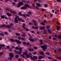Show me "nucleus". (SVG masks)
Returning <instances> with one entry per match:
<instances>
[{
	"label": "nucleus",
	"instance_id": "obj_1",
	"mask_svg": "<svg viewBox=\"0 0 61 61\" xmlns=\"http://www.w3.org/2000/svg\"><path fill=\"white\" fill-rule=\"evenodd\" d=\"M25 7H23L21 8V9H25L26 8H29V6L28 4H25L24 5Z\"/></svg>",
	"mask_w": 61,
	"mask_h": 61
},
{
	"label": "nucleus",
	"instance_id": "obj_2",
	"mask_svg": "<svg viewBox=\"0 0 61 61\" xmlns=\"http://www.w3.org/2000/svg\"><path fill=\"white\" fill-rule=\"evenodd\" d=\"M30 57L31 59L33 61H34L35 60H37V57L36 56H33V57L32 56H30Z\"/></svg>",
	"mask_w": 61,
	"mask_h": 61
},
{
	"label": "nucleus",
	"instance_id": "obj_3",
	"mask_svg": "<svg viewBox=\"0 0 61 61\" xmlns=\"http://www.w3.org/2000/svg\"><path fill=\"white\" fill-rule=\"evenodd\" d=\"M47 46L46 44L44 45V46H41V47L43 49V50H46L47 49Z\"/></svg>",
	"mask_w": 61,
	"mask_h": 61
},
{
	"label": "nucleus",
	"instance_id": "obj_4",
	"mask_svg": "<svg viewBox=\"0 0 61 61\" xmlns=\"http://www.w3.org/2000/svg\"><path fill=\"white\" fill-rule=\"evenodd\" d=\"M23 4V3L22 2H20L17 5V6L18 7H19L20 6L22 5Z\"/></svg>",
	"mask_w": 61,
	"mask_h": 61
},
{
	"label": "nucleus",
	"instance_id": "obj_5",
	"mask_svg": "<svg viewBox=\"0 0 61 61\" xmlns=\"http://www.w3.org/2000/svg\"><path fill=\"white\" fill-rule=\"evenodd\" d=\"M14 41L15 42H16L18 44H20L21 43V41L18 40H14Z\"/></svg>",
	"mask_w": 61,
	"mask_h": 61
},
{
	"label": "nucleus",
	"instance_id": "obj_6",
	"mask_svg": "<svg viewBox=\"0 0 61 61\" xmlns=\"http://www.w3.org/2000/svg\"><path fill=\"white\" fill-rule=\"evenodd\" d=\"M10 57H11L12 58L14 57V55L12 53H10Z\"/></svg>",
	"mask_w": 61,
	"mask_h": 61
},
{
	"label": "nucleus",
	"instance_id": "obj_7",
	"mask_svg": "<svg viewBox=\"0 0 61 61\" xmlns=\"http://www.w3.org/2000/svg\"><path fill=\"white\" fill-rule=\"evenodd\" d=\"M15 23H18V20H17V19L16 18V17H15Z\"/></svg>",
	"mask_w": 61,
	"mask_h": 61
},
{
	"label": "nucleus",
	"instance_id": "obj_8",
	"mask_svg": "<svg viewBox=\"0 0 61 61\" xmlns=\"http://www.w3.org/2000/svg\"><path fill=\"white\" fill-rule=\"evenodd\" d=\"M28 50L29 51H30V52H32L34 50V49L33 48H29L28 49Z\"/></svg>",
	"mask_w": 61,
	"mask_h": 61
},
{
	"label": "nucleus",
	"instance_id": "obj_9",
	"mask_svg": "<svg viewBox=\"0 0 61 61\" xmlns=\"http://www.w3.org/2000/svg\"><path fill=\"white\" fill-rule=\"evenodd\" d=\"M6 28H8V29L10 28H11V26L10 25H9L7 26L6 25Z\"/></svg>",
	"mask_w": 61,
	"mask_h": 61
},
{
	"label": "nucleus",
	"instance_id": "obj_10",
	"mask_svg": "<svg viewBox=\"0 0 61 61\" xmlns=\"http://www.w3.org/2000/svg\"><path fill=\"white\" fill-rule=\"evenodd\" d=\"M0 27L1 28L3 27H6V25H4L0 26Z\"/></svg>",
	"mask_w": 61,
	"mask_h": 61
},
{
	"label": "nucleus",
	"instance_id": "obj_11",
	"mask_svg": "<svg viewBox=\"0 0 61 61\" xmlns=\"http://www.w3.org/2000/svg\"><path fill=\"white\" fill-rule=\"evenodd\" d=\"M60 26H57V30L58 31H59V29H60Z\"/></svg>",
	"mask_w": 61,
	"mask_h": 61
},
{
	"label": "nucleus",
	"instance_id": "obj_12",
	"mask_svg": "<svg viewBox=\"0 0 61 61\" xmlns=\"http://www.w3.org/2000/svg\"><path fill=\"white\" fill-rule=\"evenodd\" d=\"M45 26H43L42 27H41L40 28L41 30H43V29L45 28Z\"/></svg>",
	"mask_w": 61,
	"mask_h": 61
},
{
	"label": "nucleus",
	"instance_id": "obj_13",
	"mask_svg": "<svg viewBox=\"0 0 61 61\" xmlns=\"http://www.w3.org/2000/svg\"><path fill=\"white\" fill-rule=\"evenodd\" d=\"M40 54L41 55H42V56H43V55H45V54H44V53L43 52V51H41L40 53Z\"/></svg>",
	"mask_w": 61,
	"mask_h": 61
},
{
	"label": "nucleus",
	"instance_id": "obj_14",
	"mask_svg": "<svg viewBox=\"0 0 61 61\" xmlns=\"http://www.w3.org/2000/svg\"><path fill=\"white\" fill-rule=\"evenodd\" d=\"M23 27L24 29H25V24L24 23H23Z\"/></svg>",
	"mask_w": 61,
	"mask_h": 61
},
{
	"label": "nucleus",
	"instance_id": "obj_15",
	"mask_svg": "<svg viewBox=\"0 0 61 61\" xmlns=\"http://www.w3.org/2000/svg\"><path fill=\"white\" fill-rule=\"evenodd\" d=\"M16 17L17 18V19H18V21H19V22H20L21 21V20H20V18H19V17L18 16H16Z\"/></svg>",
	"mask_w": 61,
	"mask_h": 61
},
{
	"label": "nucleus",
	"instance_id": "obj_16",
	"mask_svg": "<svg viewBox=\"0 0 61 61\" xmlns=\"http://www.w3.org/2000/svg\"><path fill=\"white\" fill-rule=\"evenodd\" d=\"M17 54L18 55H21L22 54V51H19V52H17Z\"/></svg>",
	"mask_w": 61,
	"mask_h": 61
},
{
	"label": "nucleus",
	"instance_id": "obj_17",
	"mask_svg": "<svg viewBox=\"0 0 61 61\" xmlns=\"http://www.w3.org/2000/svg\"><path fill=\"white\" fill-rule=\"evenodd\" d=\"M43 56H39V57L38 59H41L42 58H43Z\"/></svg>",
	"mask_w": 61,
	"mask_h": 61
},
{
	"label": "nucleus",
	"instance_id": "obj_18",
	"mask_svg": "<svg viewBox=\"0 0 61 61\" xmlns=\"http://www.w3.org/2000/svg\"><path fill=\"white\" fill-rule=\"evenodd\" d=\"M7 15H8V16H11V14L7 12Z\"/></svg>",
	"mask_w": 61,
	"mask_h": 61
},
{
	"label": "nucleus",
	"instance_id": "obj_19",
	"mask_svg": "<svg viewBox=\"0 0 61 61\" xmlns=\"http://www.w3.org/2000/svg\"><path fill=\"white\" fill-rule=\"evenodd\" d=\"M5 17V16L4 15H1V17L2 19H4Z\"/></svg>",
	"mask_w": 61,
	"mask_h": 61
},
{
	"label": "nucleus",
	"instance_id": "obj_20",
	"mask_svg": "<svg viewBox=\"0 0 61 61\" xmlns=\"http://www.w3.org/2000/svg\"><path fill=\"white\" fill-rule=\"evenodd\" d=\"M28 54V53H27V52H24L23 53V55H25H25H27Z\"/></svg>",
	"mask_w": 61,
	"mask_h": 61
},
{
	"label": "nucleus",
	"instance_id": "obj_21",
	"mask_svg": "<svg viewBox=\"0 0 61 61\" xmlns=\"http://www.w3.org/2000/svg\"><path fill=\"white\" fill-rule=\"evenodd\" d=\"M29 40L31 41V42H34L35 41V40H33L32 39H29Z\"/></svg>",
	"mask_w": 61,
	"mask_h": 61
},
{
	"label": "nucleus",
	"instance_id": "obj_22",
	"mask_svg": "<svg viewBox=\"0 0 61 61\" xmlns=\"http://www.w3.org/2000/svg\"><path fill=\"white\" fill-rule=\"evenodd\" d=\"M0 36H5L4 34L2 33H0Z\"/></svg>",
	"mask_w": 61,
	"mask_h": 61
},
{
	"label": "nucleus",
	"instance_id": "obj_23",
	"mask_svg": "<svg viewBox=\"0 0 61 61\" xmlns=\"http://www.w3.org/2000/svg\"><path fill=\"white\" fill-rule=\"evenodd\" d=\"M10 41L11 42H14V40L13 39H10Z\"/></svg>",
	"mask_w": 61,
	"mask_h": 61
},
{
	"label": "nucleus",
	"instance_id": "obj_24",
	"mask_svg": "<svg viewBox=\"0 0 61 61\" xmlns=\"http://www.w3.org/2000/svg\"><path fill=\"white\" fill-rule=\"evenodd\" d=\"M8 60H12V58L10 57H9L8 58Z\"/></svg>",
	"mask_w": 61,
	"mask_h": 61
},
{
	"label": "nucleus",
	"instance_id": "obj_25",
	"mask_svg": "<svg viewBox=\"0 0 61 61\" xmlns=\"http://www.w3.org/2000/svg\"><path fill=\"white\" fill-rule=\"evenodd\" d=\"M44 34H46V30L45 29H44Z\"/></svg>",
	"mask_w": 61,
	"mask_h": 61
},
{
	"label": "nucleus",
	"instance_id": "obj_26",
	"mask_svg": "<svg viewBox=\"0 0 61 61\" xmlns=\"http://www.w3.org/2000/svg\"><path fill=\"white\" fill-rule=\"evenodd\" d=\"M22 36L24 37H25V34H22Z\"/></svg>",
	"mask_w": 61,
	"mask_h": 61
},
{
	"label": "nucleus",
	"instance_id": "obj_27",
	"mask_svg": "<svg viewBox=\"0 0 61 61\" xmlns=\"http://www.w3.org/2000/svg\"><path fill=\"white\" fill-rule=\"evenodd\" d=\"M4 54V52H1L0 53V56H2V55Z\"/></svg>",
	"mask_w": 61,
	"mask_h": 61
},
{
	"label": "nucleus",
	"instance_id": "obj_28",
	"mask_svg": "<svg viewBox=\"0 0 61 61\" xmlns=\"http://www.w3.org/2000/svg\"><path fill=\"white\" fill-rule=\"evenodd\" d=\"M56 58L58 59L61 60V57H56Z\"/></svg>",
	"mask_w": 61,
	"mask_h": 61
},
{
	"label": "nucleus",
	"instance_id": "obj_29",
	"mask_svg": "<svg viewBox=\"0 0 61 61\" xmlns=\"http://www.w3.org/2000/svg\"><path fill=\"white\" fill-rule=\"evenodd\" d=\"M56 37H57L58 38H61V36L60 35L59 36H58Z\"/></svg>",
	"mask_w": 61,
	"mask_h": 61
},
{
	"label": "nucleus",
	"instance_id": "obj_30",
	"mask_svg": "<svg viewBox=\"0 0 61 61\" xmlns=\"http://www.w3.org/2000/svg\"><path fill=\"white\" fill-rule=\"evenodd\" d=\"M32 21L34 23H36V21L35 20H32Z\"/></svg>",
	"mask_w": 61,
	"mask_h": 61
},
{
	"label": "nucleus",
	"instance_id": "obj_31",
	"mask_svg": "<svg viewBox=\"0 0 61 61\" xmlns=\"http://www.w3.org/2000/svg\"><path fill=\"white\" fill-rule=\"evenodd\" d=\"M18 50H20V51H22V49L21 48H19Z\"/></svg>",
	"mask_w": 61,
	"mask_h": 61
},
{
	"label": "nucleus",
	"instance_id": "obj_32",
	"mask_svg": "<svg viewBox=\"0 0 61 61\" xmlns=\"http://www.w3.org/2000/svg\"><path fill=\"white\" fill-rule=\"evenodd\" d=\"M26 57H27V58H29V55H27L26 56Z\"/></svg>",
	"mask_w": 61,
	"mask_h": 61
},
{
	"label": "nucleus",
	"instance_id": "obj_33",
	"mask_svg": "<svg viewBox=\"0 0 61 61\" xmlns=\"http://www.w3.org/2000/svg\"><path fill=\"white\" fill-rule=\"evenodd\" d=\"M34 25H35V26H37V24L36 22V23H35L34 24Z\"/></svg>",
	"mask_w": 61,
	"mask_h": 61
},
{
	"label": "nucleus",
	"instance_id": "obj_34",
	"mask_svg": "<svg viewBox=\"0 0 61 61\" xmlns=\"http://www.w3.org/2000/svg\"><path fill=\"white\" fill-rule=\"evenodd\" d=\"M10 26H13V25H14V24H13V23H10Z\"/></svg>",
	"mask_w": 61,
	"mask_h": 61
},
{
	"label": "nucleus",
	"instance_id": "obj_35",
	"mask_svg": "<svg viewBox=\"0 0 61 61\" xmlns=\"http://www.w3.org/2000/svg\"><path fill=\"white\" fill-rule=\"evenodd\" d=\"M18 14L19 15H20L22 16V15L21 14V12H19L18 13Z\"/></svg>",
	"mask_w": 61,
	"mask_h": 61
},
{
	"label": "nucleus",
	"instance_id": "obj_36",
	"mask_svg": "<svg viewBox=\"0 0 61 61\" xmlns=\"http://www.w3.org/2000/svg\"><path fill=\"white\" fill-rule=\"evenodd\" d=\"M41 25H45V24L43 22H41Z\"/></svg>",
	"mask_w": 61,
	"mask_h": 61
},
{
	"label": "nucleus",
	"instance_id": "obj_37",
	"mask_svg": "<svg viewBox=\"0 0 61 61\" xmlns=\"http://www.w3.org/2000/svg\"><path fill=\"white\" fill-rule=\"evenodd\" d=\"M36 5H37V6H39V7H40V6H41V5L39 4H37Z\"/></svg>",
	"mask_w": 61,
	"mask_h": 61
},
{
	"label": "nucleus",
	"instance_id": "obj_38",
	"mask_svg": "<svg viewBox=\"0 0 61 61\" xmlns=\"http://www.w3.org/2000/svg\"><path fill=\"white\" fill-rule=\"evenodd\" d=\"M19 57V56L18 55H16L15 56L16 58H18Z\"/></svg>",
	"mask_w": 61,
	"mask_h": 61
},
{
	"label": "nucleus",
	"instance_id": "obj_39",
	"mask_svg": "<svg viewBox=\"0 0 61 61\" xmlns=\"http://www.w3.org/2000/svg\"><path fill=\"white\" fill-rule=\"evenodd\" d=\"M46 27L47 29H49V28H50V27L49 26H47Z\"/></svg>",
	"mask_w": 61,
	"mask_h": 61
},
{
	"label": "nucleus",
	"instance_id": "obj_40",
	"mask_svg": "<svg viewBox=\"0 0 61 61\" xmlns=\"http://www.w3.org/2000/svg\"><path fill=\"white\" fill-rule=\"evenodd\" d=\"M18 47H16L15 48L16 49V50H18V49L19 48H18Z\"/></svg>",
	"mask_w": 61,
	"mask_h": 61
},
{
	"label": "nucleus",
	"instance_id": "obj_41",
	"mask_svg": "<svg viewBox=\"0 0 61 61\" xmlns=\"http://www.w3.org/2000/svg\"><path fill=\"white\" fill-rule=\"evenodd\" d=\"M15 34L16 36H20V34H18L17 33H16Z\"/></svg>",
	"mask_w": 61,
	"mask_h": 61
},
{
	"label": "nucleus",
	"instance_id": "obj_42",
	"mask_svg": "<svg viewBox=\"0 0 61 61\" xmlns=\"http://www.w3.org/2000/svg\"><path fill=\"white\" fill-rule=\"evenodd\" d=\"M21 21H22V22H25V20L23 19H21Z\"/></svg>",
	"mask_w": 61,
	"mask_h": 61
},
{
	"label": "nucleus",
	"instance_id": "obj_43",
	"mask_svg": "<svg viewBox=\"0 0 61 61\" xmlns=\"http://www.w3.org/2000/svg\"><path fill=\"white\" fill-rule=\"evenodd\" d=\"M12 4L13 5H16V3L15 2H13L12 3Z\"/></svg>",
	"mask_w": 61,
	"mask_h": 61
},
{
	"label": "nucleus",
	"instance_id": "obj_44",
	"mask_svg": "<svg viewBox=\"0 0 61 61\" xmlns=\"http://www.w3.org/2000/svg\"><path fill=\"white\" fill-rule=\"evenodd\" d=\"M23 15L24 17H25L26 16V15L25 14H23Z\"/></svg>",
	"mask_w": 61,
	"mask_h": 61
},
{
	"label": "nucleus",
	"instance_id": "obj_45",
	"mask_svg": "<svg viewBox=\"0 0 61 61\" xmlns=\"http://www.w3.org/2000/svg\"><path fill=\"white\" fill-rule=\"evenodd\" d=\"M27 46H29L30 45V43L29 42H27Z\"/></svg>",
	"mask_w": 61,
	"mask_h": 61
},
{
	"label": "nucleus",
	"instance_id": "obj_46",
	"mask_svg": "<svg viewBox=\"0 0 61 61\" xmlns=\"http://www.w3.org/2000/svg\"><path fill=\"white\" fill-rule=\"evenodd\" d=\"M32 24H32V23L31 22H29V25H32Z\"/></svg>",
	"mask_w": 61,
	"mask_h": 61
},
{
	"label": "nucleus",
	"instance_id": "obj_47",
	"mask_svg": "<svg viewBox=\"0 0 61 61\" xmlns=\"http://www.w3.org/2000/svg\"><path fill=\"white\" fill-rule=\"evenodd\" d=\"M46 55H49V53L46 52Z\"/></svg>",
	"mask_w": 61,
	"mask_h": 61
},
{
	"label": "nucleus",
	"instance_id": "obj_48",
	"mask_svg": "<svg viewBox=\"0 0 61 61\" xmlns=\"http://www.w3.org/2000/svg\"><path fill=\"white\" fill-rule=\"evenodd\" d=\"M36 52H34L33 53V55H36Z\"/></svg>",
	"mask_w": 61,
	"mask_h": 61
},
{
	"label": "nucleus",
	"instance_id": "obj_49",
	"mask_svg": "<svg viewBox=\"0 0 61 61\" xmlns=\"http://www.w3.org/2000/svg\"><path fill=\"white\" fill-rule=\"evenodd\" d=\"M34 49H35V50H36L37 49V48L36 47H34Z\"/></svg>",
	"mask_w": 61,
	"mask_h": 61
},
{
	"label": "nucleus",
	"instance_id": "obj_50",
	"mask_svg": "<svg viewBox=\"0 0 61 61\" xmlns=\"http://www.w3.org/2000/svg\"><path fill=\"white\" fill-rule=\"evenodd\" d=\"M26 16H28V17H29L30 15H29V14H26Z\"/></svg>",
	"mask_w": 61,
	"mask_h": 61
},
{
	"label": "nucleus",
	"instance_id": "obj_51",
	"mask_svg": "<svg viewBox=\"0 0 61 61\" xmlns=\"http://www.w3.org/2000/svg\"><path fill=\"white\" fill-rule=\"evenodd\" d=\"M18 38V39H19V40H21V38L20 37H19Z\"/></svg>",
	"mask_w": 61,
	"mask_h": 61
},
{
	"label": "nucleus",
	"instance_id": "obj_52",
	"mask_svg": "<svg viewBox=\"0 0 61 61\" xmlns=\"http://www.w3.org/2000/svg\"><path fill=\"white\" fill-rule=\"evenodd\" d=\"M12 13H14V14H16V12L15 11H13Z\"/></svg>",
	"mask_w": 61,
	"mask_h": 61
},
{
	"label": "nucleus",
	"instance_id": "obj_53",
	"mask_svg": "<svg viewBox=\"0 0 61 61\" xmlns=\"http://www.w3.org/2000/svg\"><path fill=\"white\" fill-rule=\"evenodd\" d=\"M58 51L59 52H61V49H59L58 50Z\"/></svg>",
	"mask_w": 61,
	"mask_h": 61
},
{
	"label": "nucleus",
	"instance_id": "obj_54",
	"mask_svg": "<svg viewBox=\"0 0 61 61\" xmlns=\"http://www.w3.org/2000/svg\"><path fill=\"white\" fill-rule=\"evenodd\" d=\"M23 45H25L26 43L25 42H23Z\"/></svg>",
	"mask_w": 61,
	"mask_h": 61
},
{
	"label": "nucleus",
	"instance_id": "obj_55",
	"mask_svg": "<svg viewBox=\"0 0 61 61\" xmlns=\"http://www.w3.org/2000/svg\"><path fill=\"white\" fill-rule=\"evenodd\" d=\"M2 46L0 45V50H1V49H2Z\"/></svg>",
	"mask_w": 61,
	"mask_h": 61
},
{
	"label": "nucleus",
	"instance_id": "obj_56",
	"mask_svg": "<svg viewBox=\"0 0 61 61\" xmlns=\"http://www.w3.org/2000/svg\"><path fill=\"white\" fill-rule=\"evenodd\" d=\"M57 1L58 2H60L61 0H57Z\"/></svg>",
	"mask_w": 61,
	"mask_h": 61
},
{
	"label": "nucleus",
	"instance_id": "obj_57",
	"mask_svg": "<svg viewBox=\"0 0 61 61\" xmlns=\"http://www.w3.org/2000/svg\"><path fill=\"white\" fill-rule=\"evenodd\" d=\"M50 16H51V17H52V16H53V14H51L50 15Z\"/></svg>",
	"mask_w": 61,
	"mask_h": 61
},
{
	"label": "nucleus",
	"instance_id": "obj_58",
	"mask_svg": "<svg viewBox=\"0 0 61 61\" xmlns=\"http://www.w3.org/2000/svg\"><path fill=\"white\" fill-rule=\"evenodd\" d=\"M9 50L10 51H12V49H11L10 48L9 49Z\"/></svg>",
	"mask_w": 61,
	"mask_h": 61
},
{
	"label": "nucleus",
	"instance_id": "obj_59",
	"mask_svg": "<svg viewBox=\"0 0 61 61\" xmlns=\"http://www.w3.org/2000/svg\"><path fill=\"white\" fill-rule=\"evenodd\" d=\"M28 14H29L30 15H31V12H28Z\"/></svg>",
	"mask_w": 61,
	"mask_h": 61
},
{
	"label": "nucleus",
	"instance_id": "obj_60",
	"mask_svg": "<svg viewBox=\"0 0 61 61\" xmlns=\"http://www.w3.org/2000/svg\"><path fill=\"white\" fill-rule=\"evenodd\" d=\"M25 31H29V30L28 29H25Z\"/></svg>",
	"mask_w": 61,
	"mask_h": 61
},
{
	"label": "nucleus",
	"instance_id": "obj_61",
	"mask_svg": "<svg viewBox=\"0 0 61 61\" xmlns=\"http://www.w3.org/2000/svg\"><path fill=\"white\" fill-rule=\"evenodd\" d=\"M48 58L49 59H51L52 58L51 57H48Z\"/></svg>",
	"mask_w": 61,
	"mask_h": 61
},
{
	"label": "nucleus",
	"instance_id": "obj_62",
	"mask_svg": "<svg viewBox=\"0 0 61 61\" xmlns=\"http://www.w3.org/2000/svg\"><path fill=\"white\" fill-rule=\"evenodd\" d=\"M10 48V47H9V46H8L7 47V49H9Z\"/></svg>",
	"mask_w": 61,
	"mask_h": 61
},
{
	"label": "nucleus",
	"instance_id": "obj_63",
	"mask_svg": "<svg viewBox=\"0 0 61 61\" xmlns=\"http://www.w3.org/2000/svg\"><path fill=\"white\" fill-rule=\"evenodd\" d=\"M18 61H21V59L20 58L18 59Z\"/></svg>",
	"mask_w": 61,
	"mask_h": 61
},
{
	"label": "nucleus",
	"instance_id": "obj_64",
	"mask_svg": "<svg viewBox=\"0 0 61 61\" xmlns=\"http://www.w3.org/2000/svg\"><path fill=\"white\" fill-rule=\"evenodd\" d=\"M53 61H57V60H56V59H54L53 60Z\"/></svg>",
	"mask_w": 61,
	"mask_h": 61
}]
</instances>
